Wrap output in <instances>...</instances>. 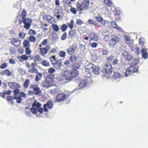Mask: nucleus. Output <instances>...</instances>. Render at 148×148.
<instances>
[{"label":"nucleus","mask_w":148,"mask_h":148,"mask_svg":"<svg viewBox=\"0 0 148 148\" xmlns=\"http://www.w3.org/2000/svg\"><path fill=\"white\" fill-rule=\"evenodd\" d=\"M43 86L44 87L49 88L51 94L56 95L59 92L60 90L58 87L53 84L50 79H47L46 81L43 83Z\"/></svg>","instance_id":"nucleus-1"},{"label":"nucleus","mask_w":148,"mask_h":148,"mask_svg":"<svg viewBox=\"0 0 148 148\" xmlns=\"http://www.w3.org/2000/svg\"><path fill=\"white\" fill-rule=\"evenodd\" d=\"M134 61L135 63L132 64L130 67L126 70L124 76L125 77H127L130 74H133L134 72H136L138 71V66L137 65L138 60L135 59Z\"/></svg>","instance_id":"nucleus-2"},{"label":"nucleus","mask_w":148,"mask_h":148,"mask_svg":"<svg viewBox=\"0 0 148 148\" xmlns=\"http://www.w3.org/2000/svg\"><path fill=\"white\" fill-rule=\"evenodd\" d=\"M41 104L37 101H35L32 105V107L30 109V111L36 114L37 111H38L40 113L43 112V110L42 108L41 107Z\"/></svg>","instance_id":"nucleus-3"},{"label":"nucleus","mask_w":148,"mask_h":148,"mask_svg":"<svg viewBox=\"0 0 148 148\" xmlns=\"http://www.w3.org/2000/svg\"><path fill=\"white\" fill-rule=\"evenodd\" d=\"M89 0H85L83 1L82 3H77V11L81 12L84 9L88 8L89 6Z\"/></svg>","instance_id":"nucleus-4"},{"label":"nucleus","mask_w":148,"mask_h":148,"mask_svg":"<svg viewBox=\"0 0 148 148\" xmlns=\"http://www.w3.org/2000/svg\"><path fill=\"white\" fill-rule=\"evenodd\" d=\"M69 70L62 71L61 73V79L60 80V81H61L65 79L68 82L70 81L71 80V77H69Z\"/></svg>","instance_id":"nucleus-5"},{"label":"nucleus","mask_w":148,"mask_h":148,"mask_svg":"<svg viewBox=\"0 0 148 148\" xmlns=\"http://www.w3.org/2000/svg\"><path fill=\"white\" fill-rule=\"evenodd\" d=\"M103 72H105L109 75L111 74L112 68L110 63H107L105 64L103 66Z\"/></svg>","instance_id":"nucleus-6"},{"label":"nucleus","mask_w":148,"mask_h":148,"mask_svg":"<svg viewBox=\"0 0 148 148\" xmlns=\"http://www.w3.org/2000/svg\"><path fill=\"white\" fill-rule=\"evenodd\" d=\"M69 95L66 94L65 92L62 93H59L56 96V101L58 102H61L64 101L65 99L68 98Z\"/></svg>","instance_id":"nucleus-7"},{"label":"nucleus","mask_w":148,"mask_h":148,"mask_svg":"<svg viewBox=\"0 0 148 148\" xmlns=\"http://www.w3.org/2000/svg\"><path fill=\"white\" fill-rule=\"evenodd\" d=\"M23 23L24 24V27L26 29H29L32 22V20L28 18H26L22 19Z\"/></svg>","instance_id":"nucleus-8"},{"label":"nucleus","mask_w":148,"mask_h":148,"mask_svg":"<svg viewBox=\"0 0 148 148\" xmlns=\"http://www.w3.org/2000/svg\"><path fill=\"white\" fill-rule=\"evenodd\" d=\"M54 15L58 18H61L63 16V11L62 8L60 7L58 8L54 11Z\"/></svg>","instance_id":"nucleus-9"},{"label":"nucleus","mask_w":148,"mask_h":148,"mask_svg":"<svg viewBox=\"0 0 148 148\" xmlns=\"http://www.w3.org/2000/svg\"><path fill=\"white\" fill-rule=\"evenodd\" d=\"M122 55L125 57V59L127 60H130L132 58V56L130 53L125 50H123L122 52Z\"/></svg>","instance_id":"nucleus-10"},{"label":"nucleus","mask_w":148,"mask_h":148,"mask_svg":"<svg viewBox=\"0 0 148 148\" xmlns=\"http://www.w3.org/2000/svg\"><path fill=\"white\" fill-rule=\"evenodd\" d=\"M77 47L76 45H72L67 50V52L68 54L71 55L75 53Z\"/></svg>","instance_id":"nucleus-11"},{"label":"nucleus","mask_w":148,"mask_h":148,"mask_svg":"<svg viewBox=\"0 0 148 148\" xmlns=\"http://www.w3.org/2000/svg\"><path fill=\"white\" fill-rule=\"evenodd\" d=\"M53 104L51 101H48L46 104L44 105V110L45 112H48V110L47 108L49 109H51L53 107Z\"/></svg>","instance_id":"nucleus-12"},{"label":"nucleus","mask_w":148,"mask_h":148,"mask_svg":"<svg viewBox=\"0 0 148 148\" xmlns=\"http://www.w3.org/2000/svg\"><path fill=\"white\" fill-rule=\"evenodd\" d=\"M119 40V38L118 37H115L113 38H112L109 41V44L110 45L111 47H113L117 42H118Z\"/></svg>","instance_id":"nucleus-13"},{"label":"nucleus","mask_w":148,"mask_h":148,"mask_svg":"<svg viewBox=\"0 0 148 148\" xmlns=\"http://www.w3.org/2000/svg\"><path fill=\"white\" fill-rule=\"evenodd\" d=\"M21 40L18 38H13L11 41V43L15 47L19 46L21 44Z\"/></svg>","instance_id":"nucleus-14"},{"label":"nucleus","mask_w":148,"mask_h":148,"mask_svg":"<svg viewBox=\"0 0 148 148\" xmlns=\"http://www.w3.org/2000/svg\"><path fill=\"white\" fill-rule=\"evenodd\" d=\"M8 85L10 88L12 89L21 87V86L18 84L14 82H10L8 84Z\"/></svg>","instance_id":"nucleus-15"},{"label":"nucleus","mask_w":148,"mask_h":148,"mask_svg":"<svg viewBox=\"0 0 148 148\" xmlns=\"http://www.w3.org/2000/svg\"><path fill=\"white\" fill-rule=\"evenodd\" d=\"M69 77H71V80L76 77L78 75V72L76 70H73L69 71Z\"/></svg>","instance_id":"nucleus-16"},{"label":"nucleus","mask_w":148,"mask_h":148,"mask_svg":"<svg viewBox=\"0 0 148 148\" xmlns=\"http://www.w3.org/2000/svg\"><path fill=\"white\" fill-rule=\"evenodd\" d=\"M54 67L57 69H59L62 66V62L61 60L56 61L55 62H52Z\"/></svg>","instance_id":"nucleus-17"},{"label":"nucleus","mask_w":148,"mask_h":148,"mask_svg":"<svg viewBox=\"0 0 148 148\" xmlns=\"http://www.w3.org/2000/svg\"><path fill=\"white\" fill-rule=\"evenodd\" d=\"M147 49L145 48H142L141 49V53L144 59L148 58V53L147 52Z\"/></svg>","instance_id":"nucleus-18"},{"label":"nucleus","mask_w":148,"mask_h":148,"mask_svg":"<svg viewBox=\"0 0 148 148\" xmlns=\"http://www.w3.org/2000/svg\"><path fill=\"white\" fill-rule=\"evenodd\" d=\"M113 78L119 81L120 79L122 77L120 73L118 72H115L112 76Z\"/></svg>","instance_id":"nucleus-19"},{"label":"nucleus","mask_w":148,"mask_h":148,"mask_svg":"<svg viewBox=\"0 0 148 148\" xmlns=\"http://www.w3.org/2000/svg\"><path fill=\"white\" fill-rule=\"evenodd\" d=\"M45 19L50 23H54L55 19L54 18H52L50 15H47L45 16Z\"/></svg>","instance_id":"nucleus-20"},{"label":"nucleus","mask_w":148,"mask_h":148,"mask_svg":"<svg viewBox=\"0 0 148 148\" xmlns=\"http://www.w3.org/2000/svg\"><path fill=\"white\" fill-rule=\"evenodd\" d=\"M87 81L85 79L82 80L79 84V87L81 88L84 87L87 84Z\"/></svg>","instance_id":"nucleus-21"},{"label":"nucleus","mask_w":148,"mask_h":148,"mask_svg":"<svg viewBox=\"0 0 148 148\" xmlns=\"http://www.w3.org/2000/svg\"><path fill=\"white\" fill-rule=\"evenodd\" d=\"M93 72L94 74H98L99 72V69L98 66H96L93 64Z\"/></svg>","instance_id":"nucleus-22"},{"label":"nucleus","mask_w":148,"mask_h":148,"mask_svg":"<svg viewBox=\"0 0 148 148\" xmlns=\"http://www.w3.org/2000/svg\"><path fill=\"white\" fill-rule=\"evenodd\" d=\"M41 54L43 56H45L47 54L48 50L45 48H41L40 49Z\"/></svg>","instance_id":"nucleus-23"},{"label":"nucleus","mask_w":148,"mask_h":148,"mask_svg":"<svg viewBox=\"0 0 148 148\" xmlns=\"http://www.w3.org/2000/svg\"><path fill=\"white\" fill-rule=\"evenodd\" d=\"M104 3L108 7H110L113 4V3L111 0H104Z\"/></svg>","instance_id":"nucleus-24"},{"label":"nucleus","mask_w":148,"mask_h":148,"mask_svg":"<svg viewBox=\"0 0 148 148\" xmlns=\"http://www.w3.org/2000/svg\"><path fill=\"white\" fill-rule=\"evenodd\" d=\"M42 77V74L41 73H37V74L36 75V77L35 79V81L36 82H38L41 79Z\"/></svg>","instance_id":"nucleus-25"},{"label":"nucleus","mask_w":148,"mask_h":148,"mask_svg":"<svg viewBox=\"0 0 148 148\" xmlns=\"http://www.w3.org/2000/svg\"><path fill=\"white\" fill-rule=\"evenodd\" d=\"M29 71L33 73H37L38 72V69L35 67L30 68L29 69Z\"/></svg>","instance_id":"nucleus-26"},{"label":"nucleus","mask_w":148,"mask_h":148,"mask_svg":"<svg viewBox=\"0 0 148 148\" xmlns=\"http://www.w3.org/2000/svg\"><path fill=\"white\" fill-rule=\"evenodd\" d=\"M86 71L88 72H91V69L92 68V64L90 63L86 66Z\"/></svg>","instance_id":"nucleus-27"},{"label":"nucleus","mask_w":148,"mask_h":148,"mask_svg":"<svg viewBox=\"0 0 148 148\" xmlns=\"http://www.w3.org/2000/svg\"><path fill=\"white\" fill-rule=\"evenodd\" d=\"M28 40L29 42H34L36 40V38L33 35H30L28 38Z\"/></svg>","instance_id":"nucleus-28"},{"label":"nucleus","mask_w":148,"mask_h":148,"mask_svg":"<svg viewBox=\"0 0 148 148\" xmlns=\"http://www.w3.org/2000/svg\"><path fill=\"white\" fill-rule=\"evenodd\" d=\"M30 43L29 41L28 40H24L23 42V45L25 47H30Z\"/></svg>","instance_id":"nucleus-29"},{"label":"nucleus","mask_w":148,"mask_h":148,"mask_svg":"<svg viewBox=\"0 0 148 148\" xmlns=\"http://www.w3.org/2000/svg\"><path fill=\"white\" fill-rule=\"evenodd\" d=\"M34 93L36 95L39 94L41 92L40 90L37 86L34 90Z\"/></svg>","instance_id":"nucleus-30"},{"label":"nucleus","mask_w":148,"mask_h":148,"mask_svg":"<svg viewBox=\"0 0 148 148\" xmlns=\"http://www.w3.org/2000/svg\"><path fill=\"white\" fill-rule=\"evenodd\" d=\"M52 27L53 30L56 32H58L60 29L58 26L56 24H53Z\"/></svg>","instance_id":"nucleus-31"},{"label":"nucleus","mask_w":148,"mask_h":148,"mask_svg":"<svg viewBox=\"0 0 148 148\" xmlns=\"http://www.w3.org/2000/svg\"><path fill=\"white\" fill-rule=\"evenodd\" d=\"M30 83V82L29 79H26L23 84L24 87L26 88H27L29 87V84Z\"/></svg>","instance_id":"nucleus-32"},{"label":"nucleus","mask_w":148,"mask_h":148,"mask_svg":"<svg viewBox=\"0 0 148 148\" xmlns=\"http://www.w3.org/2000/svg\"><path fill=\"white\" fill-rule=\"evenodd\" d=\"M3 75L6 74L8 76H10L11 75V73L10 71L8 69H6L2 72Z\"/></svg>","instance_id":"nucleus-33"},{"label":"nucleus","mask_w":148,"mask_h":148,"mask_svg":"<svg viewBox=\"0 0 148 148\" xmlns=\"http://www.w3.org/2000/svg\"><path fill=\"white\" fill-rule=\"evenodd\" d=\"M34 59L35 61H39L42 60L40 57L38 55H36L35 56Z\"/></svg>","instance_id":"nucleus-34"},{"label":"nucleus","mask_w":148,"mask_h":148,"mask_svg":"<svg viewBox=\"0 0 148 148\" xmlns=\"http://www.w3.org/2000/svg\"><path fill=\"white\" fill-rule=\"evenodd\" d=\"M66 54V52L63 51H60L59 53L60 56L63 58H64L65 57Z\"/></svg>","instance_id":"nucleus-35"},{"label":"nucleus","mask_w":148,"mask_h":148,"mask_svg":"<svg viewBox=\"0 0 148 148\" xmlns=\"http://www.w3.org/2000/svg\"><path fill=\"white\" fill-rule=\"evenodd\" d=\"M69 34L71 38H73L75 36V33L74 30H72L69 32Z\"/></svg>","instance_id":"nucleus-36"},{"label":"nucleus","mask_w":148,"mask_h":148,"mask_svg":"<svg viewBox=\"0 0 148 148\" xmlns=\"http://www.w3.org/2000/svg\"><path fill=\"white\" fill-rule=\"evenodd\" d=\"M139 44L142 45H143L145 43V39L143 38H140L139 39Z\"/></svg>","instance_id":"nucleus-37"},{"label":"nucleus","mask_w":148,"mask_h":148,"mask_svg":"<svg viewBox=\"0 0 148 148\" xmlns=\"http://www.w3.org/2000/svg\"><path fill=\"white\" fill-rule=\"evenodd\" d=\"M70 60L72 62H75L76 61L77 58L75 55H73L70 57Z\"/></svg>","instance_id":"nucleus-38"},{"label":"nucleus","mask_w":148,"mask_h":148,"mask_svg":"<svg viewBox=\"0 0 148 148\" xmlns=\"http://www.w3.org/2000/svg\"><path fill=\"white\" fill-rule=\"evenodd\" d=\"M42 64L43 65L46 66H49L50 65V64L48 62L47 60H44L42 62Z\"/></svg>","instance_id":"nucleus-39"},{"label":"nucleus","mask_w":148,"mask_h":148,"mask_svg":"<svg viewBox=\"0 0 148 148\" xmlns=\"http://www.w3.org/2000/svg\"><path fill=\"white\" fill-rule=\"evenodd\" d=\"M13 99H16V100L17 102L18 103H21L22 100V99L19 96L18 97L14 96Z\"/></svg>","instance_id":"nucleus-40"},{"label":"nucleus","mask_w":148,"mask_h":148,"mask_svg":"<svg viewBox=\"0 0 148 148\" xmlns=\"http://www.w3.org/2000/svg\"><path fill=\"white\" fill-rule=\"evenodd\" d=\"M18 71L22 75H24L25 74V70L21 68L18 69Z\"/></svg>","instance_id":"nucleus-41"},{"label":"nucleus","mask_w":148,"mask_h":148,"mask_svg":"<svg viewBox=\"0 0 148 148\" xmlns=\"http://www.w3.org/2000/svg\"><path fill=\"white\" fill-rule=\"evenodd\" d=\"M26 35V34L23 32L20 33L18 35L19 37L22 39L24 38Z\"/></svg>","instance_id":"nucleus-42"},{"label":"nucleus","mask_w":148,"mask_h":148,"mask_svg":"<svg viewBox=\"0 0 148 148\" xmlns=\"http://www.w3.org/2000/svg\"><path fill=\"white\" fill-rule=\"evenodd\" d=\"M74 21L73 20H71L70 23H68V25L69 28L71 29H73V27Z\"/></svg>","instance_id":"nucleus-43"},{"label":"nucleus","mask_w":148,"mask_h":148,"mask_svg":"<svg viewBox=\"0 0 148 148\" xmlns=\"http://www.w3.org/2000/svg\"><path fill=\"white\" fill-rule=\"evenodd\" d=\"M21 16L22 17V19H24L26 16L27 13L25 10H23L21 13Z\"/></svg>","instance_id":"nucleus-44"},{"label":"nucleus","mask_w":148,"mask_h":148,"mask_svg":"<svg viewBox=\"0 0 148 148\" xmlns=\"http://www.w3.org/2000/svg\"><path fill=\"white\" fill-rule=\"evenodd\" d=\"M67 27L68 26L64 24L61 26V29L63 32H64L67 29Z\"/></svg>","instance_id":"nucleus-45"},{"label":"nucleus","mask_w":148,"mask_h":148,"mask_svg":"<svg viewBox=\"0 0 148 148\" xmlns=\"http://www.w3.org/2000/svg\"><path fill=\"white\" fill-rule=\"evenodd\" d=\"M124 38L125 39L126 43L128 44L130 41V39L127 36L125 35L124 36Z\"/></svg>","instance_id":"nucleus-46"},{"label":"nucleus","mask_w":148,"mask_h":148,"mask_svg":"<svg viewBox=\"0 0 148 148\" xmlns=\"http://www.w3.org/2000/svg\"><path fill=\"white\" fill-rule=\"evenodd\" d=\"M56 72V70L53 68H51L49 69L48 72L49 73L52 74Z\"/></svg>","instance_id":"nucleus-47"},{"label":"nucleus","mask_w":148,"mask_h":148,"mask_svg":"<svg viewBox=\"0 0 148 148\" xmlns=\"http://www.w3.org/2000/svg\"><path fill=\"white\" fill-rule=\"evenodd\" d=\"M73 70H76L79 68L80 65L79 64L76 63L73 65Z\"/></svg>","instance_id":"nucleus-48"},{"label":"nucleus","mask_w":148,"mask_h":148,"mask_svg":"<svg viewBox=\"0 0 148 148\" xmlns=\"http://www.w3.org/2000/svg\"><path fill=\"white\" fill-rule=\"evenodd\" d=\"M30 47H27L25 49L26 53L27 55H29L31 53V51L29 49Z\"/></svg>","instance_id":"nucleus-49"},{"label":"nucleus","mask_w":148,"mask_h":148,"mask_svg":"<svg viewBox=\"0 0 148 148\" xmlns=\"http://www.w3.org/2000/svg\"><path fill=\"white\" fill-rule=\"evenodd\" d=\"M20 92V90L18 89H17V88H16V89L14 90V95L15 96L18 95L19 93Z\"/></svg>","instance_id":"nucleus-50"},{"label":"nucleus","mask_w":148,"mask_h":148,"mask_svg":"<svg viewBox=\"0 0 148 148\" xmlns=\"http://www.w3.org/2000/svg\"><path fill=\"white\" fill-rule=\"evenodd\" d=\"M119 62V60L117 58H115L113 59L112 62V64L114 65H116Z\"/></svg>","instance_id":"nucleus-51"},{"label":"nucleus","mask_w":148,"mask_h":148,"mask_svg":"<svg viewBox=\"0 0 148 148\" xmlns=\"http://www.w3.org/2000/svg\"><path fill=\"white\" fill-rule=\"evenodd\" d=\"M113 59V57L112 55L109 56L107 58V60L108 62V63H110V62L112 61Z\"/></svg>","instance_id":"nucleus-52"},{"label":"nucleus","mask_w":148,"mask_h":148,"mask_svg":"<svg viewBox=\"0 0 148 148\" xmlns=\"http://www.w3.org/2000/svg\"><path fill=\"white\" fill-rule=\"evenodd\" d=\"M48 25L47 24L42 25L41 26V28L43 29L44 30H47L48 29L47 27Z\"/></svg>","instance_id":"nucleus-53"},{"label":"nucleus","mask_w":148,"mask_h":148,"mask_svg":"<svg viewBox=\"0 0 148 148\" xmlns=\"http://www.w3.org/2000/svg\"><path fill=\"white\" fill-rule=\"evenodd\" d=\"M67 36V33L66 32L64 33L61 37V40H65Z\"/></svg>","instance_id":"nucleus-54"},{"label":"nucleus","mask_w":148,"mask_h":148,"mask_svg":"<svg viewBox=\"0 0 148 148\" xmlns=\"http://www.w3.org/2000/svg\"><path fill=\"white\" fill-rule=\"evenodd\" d=\"M110 24L112 27L114 28H116L117 26L116 24L114 22H112Z\"/></svg>","instance_id":"nucleus-55"},{"label":"nucleus","mask_w":148,"mask_h":148,"mask_svg":"<svg viewBox=\"0 0 148 148\" xmlns=\"http://www.w3.org/2000/svg\"><path fill=\"white\" fill-rule=\"evenodd\" d=\"M98 39V37L97 35L95 33H93V41H96Z\"/></svg>","instance_id":"nucleus-56"},{"label":"nucleus","mask_w":148,"mask_h":148,"mask_svg":"<svg viewBox=\"0 0 148 148\" xmlns=\"http://www.w3.org/2000/svg\"><path fill=\"white\" fill-rule=\"evenodd\" d=\"M70 10V11L74 14H76L77 13L76 10L74 8H71Z\"/></svg>","instance_id":"nucleus-57"},{"label":"nucleus","mask_w":148,"mask_h":148,"mask_svg":"<svg viewBox=\"0 0 148 148\" xmlns=\"http://www.w3.org/2000/svg\"><path fill=\"white\" fill-rule=\"evenodd\" d=\"M13 99H14L13 98L12 99V97L11 96H9L7 97V101L9 102H11V103L13 104V103L12 102Z\"/></svg>","instance_id":"nucleus-58"},{"label":"nucleus","mask_w":148,"mask_h":148,"mask_svg":"<svg viewBox=\"0 0 148 148\" xmlns=\"http://www.w3.org/2000/svg\"><path fill=\"white\" fill-rule=\"evenodd\" d=\"M76 23L78 25H81L83 23V22L81 19H79L77 21Z\"/></svg>","instance_id":"nucleus-59"},{"label":"nucleus","mask_w":148,"mask_h":148,"mask_svg":"<svg viewBox=\"0 0 148 148\" xmlns=\"http://www.w3.org/2000/svg\"><path fill=\"white\" fill-rule=\"evenodd\" d=\"M88 73H87L85 75V76L86 77L89 78L91 77V74L92 73L90 72H88Z\"/></svg>","instance_id":"nucleus-60"},{"label":"nucleus","mask_w":148,"mask_h":148,"mask_svg":"<svg viewBox=\"0 0 148 148\" xmlns=\"http://www.w3.org/2000/svg\"><path fill=\"white\" fill-rule=\"evenodd\" d=\"M7 66V64L6 63H4L2 64L0 66V68L1 69H4Z\"/></svg>","instance_id":"nucleus-61"},{"label":"nucleus","mask_w":148,"mask_h":148,"mask_svg":"<svg viewBox=\"0 0 148 148\" xmlns=\"http://www.w3.org/2000/svg\"><path fill=\"white\" fill-rule=\"evenodd\" d=\"M102 53L103 55H106L107 54L108 51L106 49H103Z\"/></svg>","instance_id":"nucleus-62"},{"label":"nucleus","mask_w":148,"mask_h":148,"mask_svg":"<svg viewBox=\"0 0 148 148\" xmlns=\"http://www.w3.org/2000/svg\"><path fill=\"white\" fill-rule=\"evenodd\" d=\"M29 33L30 34L34 35L36 34V32L34 30L31 29L29 31Z\"/></svg>","instance_id":"nucleus-63"},{"label":"nucleus","mask_w":148,"mask_h":148,"mask_svg":"<svg viewBox=\"0 0 148 148\" xmlns=\"http://www.w3.org/2000/svg\"><path fill=\"white\" fill-rule=\"evenodd\" d=\"M70 64V61L69 60H66L64 62V65L66 66H67L69 64Z\"/></svg>","instance_id":"nucleus-64"}]
</instances>
